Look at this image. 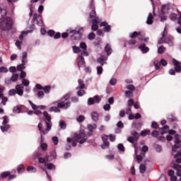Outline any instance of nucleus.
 <instances>
[{"label":"nucleus","instance_id":"42","mask_svg":"<svg viewBox=\"0 0 181 181\" xmlns=\"http://www.w3.org/2000/svg\"><path fill=\"white\" fill-rule=\"evenodd\" d=\"M22 110L18 106L13 107V112L15 114H21Z\"/></svg>","mask_w":181,"mask_h":181},{"label":"nucleus","instance_id":"27","mask_svg":"<svg viewBox=\"0 0 181 181\" xmlns=\"http://www.w3.org/2000/svg\"><path fill=\"white\" fill-rule=\"evenodd\" d=\"M130 135L135 139V141H138V139H139V133L136 131H132L130 132Z\"/></svg>","mask_w":181,"mask_h":181},{"label":"nucleus","instance_id":"34","mask_svg":"<svg viewBox=\"0 0 181 181\" xmlns=\"http://www.w3.org/2000/svg\"><path fill=\"white\" fill-rule=\"evenodd\" d=\"M151 134V130L145 129L141 132L140 135L141 136H146V135H149Z\"/></svg>","mask_w":181,"mask_h":181},{"label":"nucleus","instance_id":"51","mask_svg":"<svg viewBox=\"0 0 181 181\" xmlns=\"http://www.w3.org/2000/svg\"><path fill=\"white\" fill-rule=\"evenodd\" d=\"M165 11H169V6L164 4L161 7V12L162 13H165Z\"/></svg>","mask_w":181,"mask_h":181},{"label":"nucleus","instance_id":"22","mask_svg":"<svg viewBox=\"0 0 181 181\" xmlns=\"http://www.w3.org/2000/svg\"><path fill=\"white\" fill-rule=\"evenodd\" d=\"M147 25H152L153 23V16L152 13H148V16L147 17V21H146Z\"/></svg>","mask_w":181,"mask_h":181},{"label":"nucleus","instance_id":"61","mask_svg":"<svg viewBox=\"0 0 181 181\" xmlns=\"http://www.w3.org/2000/svg\"><path fill=\"white\" fill-rule=\"evenodd\" d=\"M103 110L105 111H110L111 110V105L110 104H105L103 105Z\"/></svg>","mask_w":181,"mask_h":181},{"label":"nucleus","instance_id":"33","mask_svg":"<svg viewBox=\"0 0 181 181\" xmlns=\"http://www.w3.org/2000/svg\"><path fill=\"white\" fill-rule=\"evenodd\" d=\"M22 63H28V53L26 52H23Z\"/></svg>","mask_w":181,"mask_h":181},{"label":"nucleus","instance_id":"54","mask_svg":"<svg viewBox=\"0 0 181 181\" xmlns=\"http://www.w3.org/2000/svg\"><path fill=\"white\" fill-rule=\"evenodd\" d=\"M22 83H23V86H24V87H28V86H29V84L30 83V82H29V80H28V79H25V78H23V80H22Z\"/></svg>","mask_w":181,"mask_h":181},{"label":"nucleus","instance_id":"39","mask_svg":"<svg viewBox=\"0 0 181 181\" xmlns=\"http://www.w3.org/2000/svg\"><path fill=\"white\" fill-rule=\"evenodd\" d=\"M9 128H10L9 124H5L4 127V126L1 127V129L2 132H7V131L9 130Z\"/></svg>","mask_w":181,"mask_h":181},{"label":"nucleus","instance_id":"18","mask_svg":"<svg viewBox=\"0 0 181 181\" xmlns=\"http://www.w3.org/2000/svg\"><path fill=\"white\" fill-rule=\"evenodd\" d=\"M173 37L170 35L164 39V43H167V45H169V46H173Z\"/></svg>","mask_w":181,"mask_h":181},{"label":"nucleus","instance_id":"48","mask_svg":"<svg viewBox=\"0 0 181 181\" xmlns=\"http://www.w3.org/2000/svg\"><path fill=\"white\" fill-rule=\"evenodd\" d=\"M52 141L54 145H59V137H57L56 136H53L52 138Z\"/></svg>","mask_w":181,"mask_h":181},{"label":"nucleus","instance_id":"20","mask_svg":"<svg viewBox=\"0 0 181 181\" xmlns=\"http://www.w3.org/2000/svg\"><path fill=\"white\" fill-rule=\"evenodd\" d=\"M78 86L76 88V90H84L86 88V84H84V81L82 79H78Z\"/></svg>","mask_w":181,"mask_h":181},{"label":"nucleus","instance_id":"32","mask_svg":"<svg viewBox=\"0 0 181 181\" xmlns=\"http://www.w3.org/2000/svg\"><path fill=\"white\" fill-rule=\"evenodd\" d=\"M153 146L155 151H156L158 153L162 152V146L159 144H154Z\"/></svg>","mask_w":181,"mask_h":181},{"label":"nucleus","instance_id":"13","mask_svg":"<svg viewBox=\"0 0 181 181\" xmlns=\"http://www.w3.org/2000/svg\"><path fill=\"white\" fill-rule=\"evenodd\" d=\"M47 162H52L54 159H56V151H52L49 155H46Z\"/></svg>","mask_w":181,"mask_h":181},{"label":"nucleus","instance_id":"35","mask_svg":"<svg viewBox=\"0 0 181 181\" xmlns=\"http://www.w3.org/2000/svg\"><path fill=\"white\" fill-rule=\"evenodd\" d=\"M139 35H141V33L134 31L133 33L129 35V37H131V39H136V37H138V36H139Z\"/></svg>","mask_w":181,"mask_h":181},{"label":"nucleus","instance_id":"40","mask_svg":"<svg viewBox=\"0 0 181 181\" xmlns=\"http://www.w3.org/2000/svg\"><path fill=\"white\" fill-rule=\"evenodd\" d=\"M25 64H26V63H22L21 64L18 65L17 66L18 71H23V70H25Z\"/></svg>","mask_w":181,"mask_h":181},{"label":"nucleus","instance_id":"17","mask_svg":"<svg viewBox=\"0 0 181 181\" xmlns=\"http://www.w3.org/2000/svg\"><path fill=\"white\" fill-rule=\"evenodd\" d=\"M78 66L79 69H80V67H84V66H86V62L84 61V57H83V55L78 56Z\"/></svg>","mask_w":181,"mask_h":181},{"label":"nucleus","instance_id":"60","mask_svg":"<svg viewBox=\"0 0 181 181\" xmlns=\"http://www.w3.org/2000/svg\"><path fill=\"white\" fill-rule=\"evenodd\" d=\"M165 52V47L161 46L158 48V54H162Z\"/></svg>","mask_w":181,"mask_h":181},{"label":"nucleus","instance_id":"5","mask_svg":"<svg viewBox=\"0 0 181 181\" xmlns=\"http://www.w3.org/2000/svg\"><path fill=\"white\" fill-rule=\"evenodd\" d=\"M153 66L156 70H160L161 66H163V67L168 66V62H166L165 59H161L160 61L155 60L153 62Z\"/></svg>","mask_w":181,"mask_h":181},{"label":"nucleus","instance_id":"29","mask_svg":"<svg viewBox=\"0 0 181 181\" xmlns=\"http://www.w3.org/2000/svg\"><path fill=\"white\" fill-rule=\"evenodd\" d=\"M88 129L89 132H93L94 129H97V124H88Z\"/></svg>","mask_w":181,"mask_h":181},{"label":"nucleus","instance_id":"45","mask_svg":"<svg viewBox=\"0 0 181 181\" xmlns=\"http://www.w3.org/2000/svg\"><path fill=\"white\" fill-rule=\"evenodd\" d=\"M124 95L127 98H131L132 97V91L131 90H126L124 92Z\"/></svg>","mask_w":181,"mask_h":181},{"label":"nucleus","instance_id":"38","mask_svg":"<svg viewBox=\"0 0 181 181\" xmlns=\"http://www.w3.org/2000/svg\"><path fill=\"white\" fill-rule=\"evenodd\" d=\"M140 173H145L146 172V166L144 164H141L139 166Z\"/></svg>","mask_w":181,"mask_h":181},{"label":"nucleus","instance_id":"8","mask_svg":"<svg viewBox=\"0 0 181 181\" xmlns=\"http://www.w3.org/2000/svg\"><path fill=\"white\" fill-rule=\"evenodd\" d=\"M101 23V19L100 18H95V19L92 20V26L91 30L93 32H95V30H98V23Z\"/></svg>","mask_w":181,"mask_h":181},{"label":"nucleus","instance_id":"7","mask_svg":"<svg viewBox=\"0 0 181 181\" xmlns=\"http://www.w3.org/2000/svg\"><path fill=\"white\" fill-rule=\"evenodd\" d=\"M100 103H101V98L99 95H95L93 98L88 99V105H94V104H100Z\"/></svg>","mask_w":181,"mask_h":181},{"label":"nucleus","instance_id":"47","mask_svg":"<svg viewBox=\"0 0 181 181\" xmlns=\"http://www.w3.org/2000/svg\"><path fill=\"white\" fill-rule=\"evenodd\" d=\"M173 169H175V170H177V172H179V170H181V165L177 164V163H174L173 165Z\"/></svg>","mask_w":181,"mask_h":181},{"label":"nucleus","instance_id":"15","mask_svg":"<svg viewBox=\"0 0 181 181\" xmlns=\"http://www.w3.org/2000/svg\"><path fill=\"white\" fill-rule=\"evenodd\" d=\"M23 84H18L16 86V92L18 94V95H23Z\"/></svg>","mask_w":181,"mask_h":181},{"label":"nucleus","instance_id":"3","mask_svg":"<svg viewBox=\"0 0 181 181\" xmlns=\"http://www.w3.org/2000/svg\"><path fill=\"white\" fill-rule=\"evenodd\" d=\"M70 97L71 95L70 93H67L60 100L57 101V107L63 108L64 110H67L70 107L71 102H70Z\"/></svg>","mask_w":181,"mask_h":181},{"label":"nucleus","instance_id":"59","mask_svg":"<svg viewBox=\"0 0 181 181\" xmlns=\"http://www.w3.org/2000/svg\"><path fill=\"white\" fill-rule=\"evenodd\" d=\"M16 94H17L16 93V90H15V89H11L8 92V95L10 97H12V95H16Z\"/></svg>","mask_w":181,"mask_h":181},{"label":"nucleus","instance_id":"12","mask_svg":"<svg viewBox=\"0 0 181 181\" xmlns=\"http://www.w3.org/2000/svg\"><path fill=\"white\" fill-rule=\"evenodd\" d=\"M100 26H104L103 32H105L106 33L111 32V25H108V23H107V21L101 22Z\"/></svg>","mask_w":181,"mask_h":181},{"label":"nucleus","instance_id":"58","mask_svg":"<svg viewBox=\"0 0 181 181\" xmlns=\"http://www.w3.org/2000/svg\"><path fill=\"white\" fill-rule=\"evenodd\" d=\"M97 69V74H98V76H100V74H103V66H98L96 68Z\"/></svg>","mask_w":181,"mask_h":181},{"label":"nucleus","instance_id":"28","mask_svg":"<svg viewBox=\"0 0 181 181\" xmlns=\"http://www.w3.org/2000/svg\"><path fill=\"white\" fill-rule=\"evenodd\" d=\"M95 18H98L97 16V12H95V10H92L89 14V18L93 21V19H95Z\"/></svg>","mask_w":181,"mask_h":181},{"label":"nucleus","instance_id":"10","mask_svg":"<svg viewBox=\"0 0 181 181\" xmlns=\"http://www.w3.org/2000/svg\"><path fill=\"white\" fill-rule=\"evenodd\" d=\"M37 21V25L38 26H43V20H42V16H37V13H34L32 22Z\"/></svg>","mask_w":181,"mask_h":181},{"label":"nucleus","instance_id":"41","mask_svg":"<svg viewBox=\"0 0 181 181\" xmlns=\"http://www.w3.org/2000/svg\"><path fill=\"white\" fill-rule=\"evenodd\" d=\"M38 162L39 163H47V158H46V156H45V158H42V157H40L38 158Z\"/></svg>","mask_w":181,"mask_h":181},{"label":"nucleus","instance_id":"62","mask_svg":"<svg viewBox=\"0 0 181 181\" xmlns=\"http://www.w3.org/2000/svg\"><path fill=\"white\" fill-rule=\"evenodd\" d=\"M8 122H9L8 119V116H4L3 117V125H6V124H8Z\"/></svg>","mask_w":181,"mask_h":181},{"label":"nucleus","instance_id":"44","mask_svg":"<svg viewBox=\"0 0 181 181\" xmlns=\"http://www.w3.org/2000/svg\"><path fill=\"white\" fill-rule=\"evenodd\" d=\"M135 129H136L137 131H139V129H141V127H142V123L141 122H138V123H135L133 124Z\"/></svg>","mask_w":181,"mask_h":181},{"label":"nucleus","instance_id":"63","mask_svg":"<svg viewBox=\"0 0 181 181\" xmlns=\"http://www.w3.org/2000/svg\"><path fill=\"white\" fill-rule=\"evenodd\" d=\"M151 136H153L154 138H157V136H159V132L154 130L152 133H151Z\"/></svg>","mask_w":181,"mask_h":181},{"label":"nucleus","instance_id":"53","mask_svg":"<svg viewBox=\"0 0 181 181\" xmlns=\"http://www.w3.org/2000/svg\"><path fill=\"white\" fill-rule=\"evenodd\" d=\"M59 127H60L61 129H66V122H64V121H63V120H61L59 122Z\"/></svg>","mask_w":181,"mask_h":181},{"label":"nucleus","instance_id":"6","mask_svg":"<svg viewBox=\"0 0 181 181\" xmlns=\"http://www.w3.org/2000/svg\"><path fill=\"white\" fill-rule=\"evenodd\" d=\"M69 33L72 34L71 37L73 40H80L81 39V33L80 32V29L70 30Z\"/></svg>","mask_w":181,"mask_h":181},{"label":"nucleus","instance_id":"55","mask_svg":"<svg viewBox=\"0 0 181 181\" xmlns=\"http://www.w3.org/2000/svg\"><path fill=\"white\" fill-rule=\"evenodd\" d=\"M79 47L81 49H83V50H87V45L86 44V42H81Z\"/></svg>","mask_w":181,"mask_h":181},{"label":"nucleus","instance_id":"64","mask_svg":"<svg viewBox=\"0 0 181 181\" xmlns=\"http://www.w3.org/2000/svg\"><path fill=\"white\" fill-rule=\"evenodd\" d=\"M0 73H8V68L5 66L0 67Z\"/></svg>","mask_w":181,"mask_h":181},{"label":"nucleus","instance_id":"9","mask_svg":"<svg viewBox=\"0 0 181 181\" xmlns=\"http://www.w3.org/2000/svg\"><path fill=\"white\" fill-rule=\"evenodd\" d=\"M108 135H102V139L103 141V144L101 145L102 149H107L110 146V141H108Z\"/></svg>","mask_w":181,"mask_h":181},{"label":"nucleus","instance_id":"26","mask_svg":"<svg viewBox=\"0 0 181 181\" xmlns=\"http://www.w3.org/2000/svg\"><path fill=\"white\" fill-rule=\"evenodd\" d=\"M168 129H169V126L165 125L162 128H160L159 132H160L161 135H163L164 134H166L168 132Z\"/></svg>","mask_w":181,"mask_h":181},{"label":"nucleus","instance_id":"30","mask_svg":"<svg viewBox=\"0 0 181 181\" xmlns=\"http://www.w3.org/2000/svg\"><path fill=\"white\" fill-rule=\"evenodd\" d=\"M18 173H23L25 172V166L23 164H21L17 167Z\"/></svg>","mask_w":181,"mask_h":181},{"label":"nucleus","instance_id":"43","mask_svg":"<svg viewBox=\"0 0 181 181\" xmlns=\"http://www.w3.org/2000/svg\"><path fill=\"white\" fill-rule=\"evenodd\" d=\"M76 94L78 97H83V95H84V94H86V90H84L83 89H79L78 90V92L76 93Z\"/></svg>","mask_w":181,"mask_h":181},{"label":"nucleus","instance_id":"56","mask_svg":"<svg viewBox=\"0 0 181 181\" xmlns=\"http://www.w3.org/2000/svg\"><path fill=\"white\" fill-rule=\"evenodd\" d=\"M40 148L42 151H47V144L46 143H42L40 144Z\"/></svg>","mask_w":181,"mask_h":181},{"label":"nucleus","instance_id":"1","mask_svg":"<svg viewBox=\"0 0 181 181\" xmlns=\"http://www.w3.org/2000/svg\"><path fill=\"white\" fill-rule=\"evenodd\" d=\"M43 115L45 117L44 122H45L47 128L42 130L43 124L42 123H39L37 127L38 129L41 134V142H43V135H46L52 129V116L49 115L47 111L43 112Z\"/></svg>","mask_w":181,"mask_h":181},{"label":"nucleus","instance_id":"57","mask_svg":"<svg viewBox=\"0 0 181 181\" xmlns=\"http://www.w3.org/2000/svg\"><path fill=\"white\" fill-rule=\"evenodd\" d=\"M74 53H80L81 50L80 48L77 46H73L72 47Z\"/></svg>","mask_w":181,"mask_h":181},{"label":"nucleus","instance_id":"11","mask_svg":"<svg viewBox=\"0 0 181 181\" xmlns=\"http://www.w3.org/2000/svg\"><path fill=\"white\" fill-rule=\"evenodd\" d=\"M172 62H173V64H174L175 66V68H174V70L177 73H180V71H181V62H180L179 61H177L175 58H173L172 59Z\"/></svg>","mask_w":181,"mask_h":181},{"label":"nucleus","instance_id":"36","mask_svg":"<svg viewBox=\"0 0 181 181\" xmlns=\"http://www.w3.org/2000/svg\"><path fill=\"white\" fill-rule=\"evenodd\" d=\"M9 175H11V172L5 171L1 173V176L2 179H6V177H9Z\"/></svg>","mask_w":181,"mask_h":181},{"label":"nucleus","instance_id":"23","mask_svg":"<svg viewBox=\"0 0 181 181\" xmlns=\"http://www.w3.org/2000/svg\"><path fill=\"white\" fill-rule=\"evenodd\" d=\"M45 166L49 170H56V165L52 163H45Z\"/></svg>","mask_w":181,"mask_h":181},{"label":"nucleus","instance_id":"52","mask_svg":"<svg viewBox=\"0 0 181 181\" xmlns=\"http://www.w3.org/2000/svg\"><path fill=\"white\" fill-rule=\"evenodd\" d=\"M51 89H52L51 86H46L42 88V90L45 91V93H50Z\"/></svg>","mask_w":181,"mask_h":181},{"label":"nucleus","instance_id":"24","mask_svg":"<svg viewBox=\"0 0 181 181\" xmlns=\"http://www.w3.org/2000/svg\"><path fill=\"white\" fill-rule=\"evenodd\" d=\"M98 117H99L98 112H93L91 113V118L93 121H94L95 122H97V121H98Z\"/></svg>","mask_w":181,"mask_h":181},{"label":"nucleus","instance_id":"14","mask_svg":"<svg viewBox=\"0 0 181 181\" xmlns=\"http://www.w3.org/2000/svg\"><path fill=\"white\" fill-rule=\"evenodd\" d=\"M6 7L5 6H0V21L6 16Z\"/></svg>","mask_w":181,"mask_h":181},{"label":"nucleus","instance_id":"31","mask_svg":"<svg viewBox=\"0 0 181 181\" xmlns=\"http://www.w3.org/2000/svg\"><path fill=\"white\" fill-rule=\"evenodd\" d=\"M76 121L77 122H79V124H81V122H84V121H86V117L81 115L76 118Z\"/></svg>","mask_w":181,"mask_h":181},{"label":"nucleus","instance_id":"19","mask_svg":"<svg viewBox=\"0 0 181 181\" xmlns=\"http://www.w3.org/2000/svg\"><path fill=\"white\" fill-rule=\"evenodd\" d=\"M139 48L144 54L149 52V47H146L145 44H141V46L139 47Z\"/></svg>","mask_w":181,"mask_h":181},{"label":"nucleus","instance_id":"37","mask_svg":"<svg viewBox=\"0 0 181 181\" xmlns=\"http://www.w3.org/2000/svg\"><path fill=\"white\" fill-rule=\"evenodd\" d=\"M49 112H60V110L58 107H51L49 109Z\"/></svg>","mask_w":181,"mask_h":181},{"label":"nucleus","instance_id":"25","mask_svg":"<svg viewBox=\"0 0 181 181\" xmlns=\"http://www.w3.org/2000/svg\"><path fill=\"white\" fill-rule=\"evenodd\" d=\"M105 52H106L107 56H110L112 53V49H111V46L109 44H107L105 47Z\"/></svg>","mask_w":181,"mask_h":181},{"label":"nucleus","instance_id":"2","mask_svg":"<svg viewBox=\"0 0 181 181\" xmlns=\"http://www.w3.org/2000/svg\"><path fill=\"white\" fill-rule=\"evenodd\" d=\"M88 137H87V134L85 132H81L79 134H75L74 136V140L72 141V146H77V142H78L81 145H83L85 142L87 141Z\"/></svg>","mask_w":181,"mask_h":181},{"label":"nucleus","instance_id":"16","mask_svg":"<svg viewBox=\"0 0 181 181\" xmlns=\"http://www.w3.org/2000/svg\"><path fill=\"white\" fill-rule=\"evenodd\" d=\"M30 29L31 30H30L22 32V34L19 37L20 40H23V35H28V33H32V32H33V30H35V24H33L30 26Z\"/></svg>","mask_w":181,"mask_h":181},{"label":"nucleus","instance_id":"49","mask_svg":"<svg viewBox=\"0 0 181 181\" xmlns=\"http://www.w3.org/2000/svg\"><path fill=\"white\" fill-rule=\"evenodd\" d=\"M19 78V75H18V74H14L11 78V81L13 82H15V81H18V78Z\"/></svg>","mask_w":181,"mask_h":181},{"label":"nucleus","instance_id":"21","mask_svg":"<svg viewBox=\"0 0 181 181\" xmlns=\"http://www.w3.org/2000/svg\"><path fill=\"white\" fill-rule=\"evenodd\" d=\"M107 59V57L103 55L97 59V62L99 63V64H101V66H104V64H106V62H105Z\"/></svg>","mask_w":181,"mask_h":181},{"label":"nucleus","instance_id":"50","mask_svg":"<svg viewBox=\"0 0 181 181\" xmlns=\"http://www.w3.org/2000/svg\"><path fill=\"white\" fill-rule=\"evenodd\" d=\"M88 39L89 40H94L95 39V33H89V35H88Z\"/></svg>","mask_w":181,"mask_h":181},{"label":"nucleus","instance_id":"46","mask_svg":"<svg viewBox=\"0 0 181 181\" xmlns=\"http://www.w3.org/2000/svg\"><path fill=\"white\" fill-rule=\"evenodd\" d=\"M27 170L28 172H32L33 173H36V171H37L36 168L33 166H28L27 168Z\"/></svg>","mask_w":181,"mask_h":181},{"label":"nucleus","instance_id":"4","mask_svg":"<svg viewBox=\"0 0 181 181\" xmlns=\"http://www.w3.org/2000/svg\"><path fill=\"white\" fill-rule=\"evenodd\" d=\"M1 30H11L12 29V19L10 17H6L0 23Z\"/></svg>","mask_w":181,"mask_h":181}]
</instances>
